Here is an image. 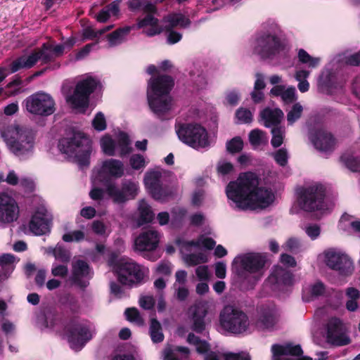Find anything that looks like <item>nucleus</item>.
Here are the masks:
<instances>
[{
	"instance_id": "nucleus-1",
	"label": "nucleus",
	"mask_w": 360,
	"mask_h": 360,
	"mask_svg": "<svg viewBox=\"0 0 360 360\" xmlns=\"http://www.w3.org/2000/svg\"><path fill=\"white\" fill-rule=\"evenodd\" d=\"M230 205L238 210H263L275 200L271 189L259 186V179L253 172H245L231 181L226 188Z\"/></svg>"
},
{
	"instance_id": "nucleus-2",
	"label": "nucleus",
	"mask_w": 360,
	"mask_h": 360,
	"mask_svg": "<svg viewBox=\"0 0 360 360\" xmlns=\"http://www.w3.org/2000/svg\"><path fill=\"white\" fill-rule=\"evenodd\" d=\"M264 29L251 41L252 54L261 60L283 65L285 68L291 67L293 63L281 26L276 20L269 19L264 23Z\"/></svg>"
},
{
	"instance_id": "nucleus-3",
	"label": "nucleus",
	"mask_w": 360,
	"mask_h": 360,
	"mask_svg": "<svg viewBox=\"0 0 360 360\" xmlns=\"http://www.w3.org/2000/svg\"><path fill=\"white\" fill-rule=\"evenodd\" d=\"M75 43V39H69L63 44L44 43L41 48H37L27 55H22L13 60L10 65L11 72H15L21 69H30L38 61L46 64L62 56L65 47L70 48Z\"/></svg>"
},
{
	"instance_id": "nucleus-4",
	"label": "nucleus",
	"mask_w": 360,
	"mask_h": 360,
	"mask_svg": "<svg viewBox=\"0 0 360 360\" xmlns=\"http://www.w3.org/2000/svg\"><path fill=\"white\" fill-rule=\"evenodd\" d=\"M174 86L172 78L168 75L152 77L148 82L147 97L151 110L161 117L171 110L172 101L170 91Z\"/></svg>"
},
{
	"instance_id": "nucleus-5",
	"label": "nucleus",
	"mask_w": 360,
	"mask_h": 360,
	"mask_svg": "<svg viewBox=\"0 0 360 360\" xmlns=\"http://www.w3.org/2000/svg\"><path fill=\"white\" fill-rule=\"evenodd\" d=\"M266 262L264 255L248 252L236 256L232 264L240 281L252 288L263 277Z\"/></svg>"
},
{
	"instance_id": "nucleus-6",
	"label": "nucleus",
	"mask_w": 360,
	"mask_h": 360,
	"mask_svg": "<svg viewBox=\"0 0 360 360\" xmlns=\"http://www.w3.org/2000/svg\"><path fill=\"white\" fill-rule=\"evenodd\" d=\"M297 203L305 212H317L325 214L330 211L333 205L326 200V188L318 182L304 185L296 191Z\"/></svg>"
},
{
	"instance_id": "nucleus-7",
	"label": "nucleus",
	"mask_w": 360,
	"mask_h": 360,
	"mask_svg": "<svg viewBox=\"0 0 360 360\" xmlns=\"http://www.w3.org/2000/svg\"><path fill=\"white\" fill-rule=\"evenodd\" d=\"M60 152L81 166L87 165L91 153L90 139L82 132L70 131L58 142Z\"/></svg>"
},
{
	"instance_id": "nucleus-8",
	"label": "nucleus",
	"mask_w": 360,
	"mask_h": 360,
	"mask_svg": "<svg viewBox=\"0 0 360 360\" xmlns=\"http://www.w3.org/2000/svg\"><path fill=\"white\" fill-rule=\"evenodd\" d=\"M345 65H360V51L348 56L339 54L332 58L319 79V86L323 91L333 94L336 89L342 88V84L338 82L336 72Z\"/></svg>"
},
{
	"instance_id": "nucleus-9",
	"label": "nucleus",
	"mask_w": 360,
	"mask_h": 360,
	"mask_svg": "<svg viewBox=\"0 0 360 360\" xmlns=\"http://www.w3.org/2000/svg\"><path fill=\"white\" fill-rule=\"evenodd\" d=\"M9 150L18 157H23L32 153L34 136L32 133L18 125H11L1 131Z\"/></svg>"
},
{
	"instance_id": "nucleus-10",
	"label": "nucleus",
	"mask_w": 360,
	"mask_h": 360,
	"mask_svg": "<svg viewBox=\"0 0 360 360\" xmlns=\"http://www.w3.org/2000/svg\"><path fill=\"white\" fill-rule=\"evenodd\" d=\"M108 264L115 271L118 280L124 285L140 283L148 276L149 271L132 259L127 257L118 258V255L112 253L108 260Z\"/></svg>"
},
{
	"instance_id": "nucleus-11",
	"label": "nucleus",
	"mask_w": 360,
	"mask_h": 360,
	"mask_svg": "<svg viewBox=\"0 0 360 360\" xmlns=\"http://www.w3.org/2000/svg\"><path fill=\"white\" fill-rule=\"evenodd\" d=\"M176 132L179 139L195 150L207 149L211 142L205 127L194 123H177Z\"/></svg>"
},
{
	"instance_id": "nucleus-12",
	"label": "nucleus",
	"mask_w": 360,
	"mask_h": 360,
	"mask_svg": "<svg viewBox=\"0 0 360 360\" xmlns=\"http://www.w3.org/2000/svg\"><path fill=\"white\" fill-rule=\"evenodd\" d=\"M99 85V81L90 76H83L77 83L72 93L66 94V101L79 112H84L88 107L89 96Z\"/></svg>"
},
{
	"instance_id": "nucleus-13",
	"label": "nucleus",
	"mask_w": 360,
	"mask_h": 360,
	"mask_svg": "<svg viewBox=\"0 0 360 360\" xmlns=\"http://www.w3.org/2000/svg\"><path fill=\"white\" fill-rule=\"evenodd\" d=\"M219 323L226 331L241 334L250 330L251 324L248 315L232 306H226L219 314Z\"/></svg>"
},
{
	"instance_id": "nucleus-14",
	"label": "nucleus",
	"mask_w": 360,
	"mask_h": 360,
	"mask_svg": "<svg viewBox=\"0 0 360 360\" xmlns=\"http://www.w3.org/2000/svg\"><path fill=\"white\" fill-rule=\"evenodd\" d=\"M96 333L94 326L87 321L74 320L65 327V334L71 348L80 350Z\"/></svg>"
},
{
	"instance_id": "nucleus-15",
	"label": "nucleus",
	"mask_w": 360,
	"mask_h": 360,
	"mask_svg": "<svg viewBox=\"0 0 360 360\" xmlns=\"http://www.w3.org/2000/svg\"><path fill=\"white\" fill-rule=\"evenodd\" d=\"M317 259L328 268L342 275L351 274L354 270L352 259L344 251L336 248L326 249L318 255Z\"/></svg>"
},
{
	"instance_id": "nucleus-16",
	"label": "nucleus",
	"mask_w": 360,
	"mask_h": 360,
	"mask_svg": "<svg viewBox=\"0 0 360 360\" xmlns=\"http://www.w3.org/2000/svg\"><path fill=\"white\" fill-rule=\"evenodd\" d=\"M26 110L32 115L47 117L52 115L55 110V101L51 95L43 91H39L28 96L25 100Z\"/></svg>"
},
{
	"instance_id": "nucleus-17",
	"label": "nucleus",
	"mask_w": 360,
	"mask_h": 360,
	"mask_svg": "<svg viewBox=\"0 0 360 360\" xmlns=\"http://www.w3.org/2000/svg\"><path fill=\"white\" fill-rule=\"evenodd\" d=\"M108 196L115 203L122 204L134 199L139 194V183L131 179H123L120 186L115 183H110L105 188Z\"/></svg>"
},
{
	"instance_id": "nucleus-18",
	"label": "nucleus",
	"mask_w": 360,
	"mask_h": 360,
	"mask_svg": "<svg viewBox=\"0 0 360 360\" xmlns=\"http://www.w3.org/2000/svg\"><path fill=\"white\" fill-rule=\"evenodd\" d=\"M160 237V233L152 229L142 231L134 240V249L145 252L148 259L156 261L160 255L153 251L158 247Z\"/></svg>"
},
{
	"instance_id": "nucleus-19",
	"label": "nucleus",
	"mask_w": 360,
	"mask_h": 360,
	"mask_svg": "<svg viewBox=\"0 0 360 360\" xmlns=\"http://www.w3.org/2000/svg\"><path fill=\"white\" fill-rule=\"evenodd\" d=\"M161 178L160 172L149 170L145 174L143 182L146 188L154 199L165 201L172 193L169 188L163 186Z\"/></svg>"
},
{
	"instance_id": "nucleus-20",
	"label": "nucleus",
	"mask_w": 360,
	"mask_h": 360,
	"mask_svg": "<svg viewBox=\"0 0 360 360\" xmlns=\"http://www.w3.org/2000/svg\"><path fill=\"white\" fill-rule=\"evenodd\" d=\"M328 342L335 346H343L350 343L347 329L343 321L336 317L330 318L326 326Z\"/></svg>"
},
{
	"instance_id": "nucleus-21",
	"label": "nucleus",
	"mask_w": 360,
	"mask_h": 360,
	"mask_svg": "<svg viewBox=\"0 0 360 360\" xmlns=\"http://www.w3.org/2000/svg\"><path fill=\"white\" fill-rule=\"evenodd\" d=\"M294 281L293 274L290 270L276 266L272 269L265 285H270L274 291H284L293 285Z\"/></svg>"
},
{
	"instance_id": "nucleus-22",
	"label": "nucleus",
	"mask_w": 360,
	"mask_h": 360,
	"mask_svg": "<svg viewBox=\"0 0 360 360\" xmlns=\"http://www.w3.org/2000/svg\"><path fill=\"white\" fill-rule=\"evenodd\" d=\"M280 321V312L274 304L262 306L255 320V327L259 330H271L278 325Z\"/></svg>"
},
{
	"instance_id": "nucleus-23",
	"label": "nucleus",
	"mask_w": 360,
	"mask_h": 360,
	"mask_svg": "<svg viewBox=\"0 0 360 360\" xmlns=\"http://www.w3.org/2000/svg\"><path fill=\"white\" fill-rule=\"evenodd\" d=\"M19 217V207L16 200L6 193H0V226L16 221Z\"/></svg>"
},
{
	"instance_id": "nucleus-24",
	"label": "nucleus",
	"mask_w": 360,
	"mask_h": 360,
	"mask_svg": "<svg viewBox=\"0 0 360 360\" xmlns=\"http://www.w3.org/2000/svg\"><path fill=\"white\" fill-rule=\"evenodd\" d=\"M271 352L272 360H312L309 357L301 356L302 350L299 345L276 344L272 345Z\"/></svg>"
},
{
	"instance_id": "nucleus-25",
	"label": "nucleus",
	"mask_w": 360,
	"mask_h": 360,
	"mask_svg": "<svg viewBox=\"0 0 360 360\" xmlns=\"http://www.w3.org/2000/svg\"><path fill=\"white\" fill-rule=\"evenodd\" d=\"M176 243L179 248L183 260L188 266H196L208 261L207 255L203 252L191 253L193 248H198V243H194V240L186 241L179 238Z\"/></svg>"
},
{
	"instance_id": "nucleus-26",
	"label": "nucleus",
	"mask_w": 360,
	"mask_h": 360,
	"mask_svg": "<svg viewBox=\"0 0 360 360\" xmlns=\"http://www.w3.org/2000/svg\"><path fill=\"white\" fill-rule=\"evenodd\" d=\"M212 302L202 300L195 303L188 309V316L192 321V329L201 333L205 327V317L208 314Z\"/></svg>"
},
{
	"instance_id": "nucleus-27",
	"label": "nucleus",
	"mask_w": 360,
	"mask_h": 360,
	"mask_svg": "<svg viewBox=\"0 0 360 360\" xmlns=\"http://www.w3.org/2000/svg\"><path fill=\"white\" fill-rule=\"evenodd\" d=\"M309 139L315 148L324 154L333 152L336 145L333 135L325 129H319L311 132Z\"/></svg>"
},
{
	"instance_id": "nucleus-28",
	"label": "nucleus",
	"mask_w": 360,
	"mask_h": 360,
	"mask_svg": "<svg viewBox=\"0 0 360 360\" xmlns=\"http://www.w3.org/2000/svg\"><path fill=\"white\" fill-rule=\"evenodd\" d=\"M124 174V163L120 160L110 158L101 162L98 172V177L101 181H103L110 179L111 178H120Z\"/></svg>"
},
{
	"instance_id": "nucleus-29",
	"label": "nucleus",
	"mask_w": 360,
	"mask_h": 360,
	"mask_svg": "<svg viewBox=\"0 0 360 360\" xmlns=\"http://www.w3.org/2000/svg\"><path fill=\"white\" fill-rule=\"evenodd\" d=\"M156 13H146V15L137 20L136 24L132 25L134 29H141L143 34L153 37L163 31V26L154 15Z\"/></svg>"
},
{
	"instance_id": "nucleus-30",
	"label": "nucleus",
	"mask_w": 360,
	"mask_h": 360,
	"mask_svg": "<svg viewBox=\"0 0 360 360\" xmlns=\"http://www.w3.org/2000/svg\"><path fill=\"white\" fill-rule=\"evenodd\" d=\"M29 228L34 234L38 236L49 232L47 210L44 206H39L36 210L30 221Z\"/></svg>"
},
{
	"instance_id": "nucleus-31",
	"label": "nucleus",
	"mask_w": 360,
	"mask_h": 360,
	"mask_svg": "<svg viewBox=\"0 0 360 360\" xmlns=\"http://www.w3.org/2000/svg\"><path fill=\"white\" fill-rule=\"evenodd\" d=\"M93 271L84 260L78 259L72 263V281L81 288H85L92 278Z\"/></svg>"
},
{
	"instance_id": "nucleus-32",
	"label": "nucleus",
	"mask_w": 360,
	"mask_h": 360,
	"mask_svg": "<svg viewBox=\"0 0 360 360\" xmlns=\"http://www.w3.org/2000/svg\"><path fill=\"white\" fill-rule=\"evenodd\" d=\"M187 341L189 344L193 345L195 347L198 353L205 354L204 360H221L219 354L215 352H209L210 345L206 341L201 340L194 334L190 333Z\"/></svg>"
},
{
	"instance_id": "nucleus-33",
	"label": "nucleus",
	"mask_w": 360,
	"mask_h": 360,
	"mask_svg": "<svg viewBox=\"0 0 360 360\" xmlns=\"http://www.w3.org/2000/svg\"><path fill=\"white\" fill-rule=\"evenodd\" d=\"M163 22L167 30H172L174 27L186 28L191 23L188 17L181 12L169 13L164 17Z\"/></svg>"
},
{
	"instance_id": "nucleus-34",
	"label": "nucleus",
	"mask_w": 360,
	"mask_h": 360,
	"mask_svg": "<svg viewBox=\"0 0 360 360\" xmlns=\"http://www.w3.org/2000/svg\"><path fill=\"white\" fill-rule=\"evenodd\" d=\"M9 72L6 68H0V83L8 75ZM22 81L16 78L8 83L5 89L0 88V96L5 97L17 95L21 92Z\"/></svg>"
},
{
	"instance_id": "nucleus-35",
	"label": "nucleus",
	"mask_w": 360,
	"mask_h": 360,
	"mask_svg": "<svg viewBox=\"0 0 360 360\" xmlns=\"http://www.w3.org/2000/svg\"><path fill=\"white\" fill-rule=\"evenodd\" d=\"M260 117L266 127H277L283 117V112L278 108H266L260 113Z\"/></svg>"
},
{
	"instance_id": "nucleus-36",
	"label": "nucleus",
	"mask_w": 360,
	"mask_h": 360,
	"mask_svg": "<svg viewBox=\"0 0 360 360\" xmlns=\"http://www.w3.org/2000/svg\"><path fill=\"white\" fill-rule=\"evenodd\" d=\"M271 94L280 96L285 104L293 103L297 99L296 89L294 86L286 87L284 85H276L271 89Z\"/></svg>"
},
{
	"instance_id": "nucleus-37",
	"label": "nucleus",
	"mask_w": 360,
	"mask_h": 360,
	"mask_svg": "<svg viewBox=\"0 0 360 360\" xmlns=\"http://www.w3.org/2000/svg\"><path fill=\"white\" fill-rule=\"evenodd\" d=\"M192 86L194 90L199 91L207 89L208 86V80L203 70L197 67H194L189 72Z\"/></svg>"
},
{
	"instance_id": "nucleus-38",
	"label": "nucleus",
	"mask_w": 360,
	"mask_h": 360,
	"mask_svg": "<svg viewBox=\"0 0 360 360\" xmlns=\"http://www.w3.org/2000/svg\"><path fill=\"white\" fill-rule=\"evenodd\" d=\"M345 297L347 310L349 312L356 311L359 308L360 291L354 287H349L345 290Z\"/></svg>"
},
{
	"instance_id": "nucleus-39",
	"label": "nucleus",
	"mask_w": 360,
	"mask_h": 360,
	"mask_svg": "<svg viewBox=\"0 0 360 360\" xmlns=\"http://www.w3.org/2000/svg\"><path fill=\"white\" fill-rule=\"evenodd\" d=\"M6 182L11 186H20L25 190L31 191L34 187L32 179L27 177H20L14 170H9L6 176Z\"/></svg>"
},
{
	"instance_id": "nucleus-40",
	"label": "nucleus",
	"mask_w": 360,
	"mask_h": 360,
	"mask_svg": "<svg viewBox=\"0 0 360 360\" xmlns=\"http://www.w3.org/2000/svg\"><path fill=\"white\" fill-rule=\"evenodd\" d=\"M132 30H134V27L125 26L109 34L107 36L109 46L112 47L121 44L125 41L127 36Z\"/></svg>"
},
{
	"instance_id": "nucleus-41",
	"label": "nucleus",
	"mask_w": 360,
	"mask_h": 360,
	"mask_svg": "<svg viewBox=\"0 0 360 360\" xmlns=\"http://www.w3.org/2000/svg\"><path fill=\"white\" fill-rule=\"evenodd\" d=\"M121 0L112 2L104 7L96 15V18L99 22H106L110 17L117 16L120 13V4Z\"/></svg>"
},
{
	"instance_id": "nucleus-42",
	"label": "nucleus",
	"mask_w": 360,
	"mask_h": 360,
	"mask_svg": "<svg viewBox=\"0 0 360 360\" xmlns=\"http://www.w3.org/2000/svg\"><path fill=\"white\" fill-rule=\"evenodd\" d=\"M117 155L120 157H124L132 152L131 140L129 136L124 132L119 133L117 138Z\"/></svg>"
},
{
	"instance_id": "nucleus-43",
	"label": "nucleus",
	"mask_w": 360,
	"mask_h": 360,
	"mask_svg": "<svg viewBox=\"0 0 360 360\" xmlns=\"http://www.w3.org/2000/svg\"><path fill=\"white\" fill-rule=\"evenodd\" d=\"M127 6L134 12L157 13L156 6L150 0H129Z\"/></svg>"
},
{
	"instance_id": "nucleus-44",
	"label": "nucleus",
	"mask_w": 360,
	"mask_h": 360,
	"mask_svg": "<svg viewBox=\"0 0 360 360\" xmlns=\"http://www.w3.org/2000/svg\"><path fill=\"white\" fill-rule=\"evenodd\" d=\"M139 219L137 220L138 226L150 222L154 218V213L150 206L145 200H141L138 205Z\"/></svg>"
},
{
	"instance_id": "nucleus-45",
	"label": "nucleus",
	"mask_w": 360,
	"mask_h": 360,
	"mask_svg": "<svg viewBox=\"0 0 360 360\" xmlns=\"http://www.w3.org/2000/svg\"><path fill=\"white\" fill-rule=\"evenodd\" d=\"M100 146L103 153L108 156L117 155V140L115 141L111 136L105 134L100 139Z\"/></svg>"
},
{
	"instance_id": "nucleus-46",
	"label": "nucleus",
	"mask_w": 360,
	"mask_h": 360,
	"mask_svg": "<svg viewBox=\"0 0 360 360\" xmlns=\"http://www.w3.org/2000/svg\"><path fill=\"white\" fill-rule=\"evenodd\" d=\"M249 141L252 146L255 149H257L267 144L268 137L264 131L260 129H255L250 132Z\"/></svg>"
},
{
	"instance_id": "nucleus-47",
	"label": "nucleus",
	"mask_w": 360,
	"mask_h": 360,
	"mask_svg": "<svg viewBox=\"0 0 360 360\" xmlns=\"http://www.w3.org/2000/svg\"><path fill=\"white\" fill-rule=\"evenodd\" d=\"M45 252L53 255L56 259L62 262H68L71 257L69 250L60 244H58L54 248L51 247L45 248Z\"/></svg>"
},
{
	"instance_id": "nucleus-48",
	"label": "nucleus",
	"mask_w": 360,
	"mask_h": 360,
	"mask_svg": "<svg viewBox=\"0 0 360 360\" xmlns=\"http://www.w3.org/2000/svg\"><path fill=\"white\" fill-rule=\"evenodd\" d=\"M297 56L299 61L302 64L307 65L309 68H316L321 63L319 57H313L302 49L298 51Z\"/></svg>"
},
{
	"instance_id": "nucleus-49",
	"label": "nucleus",
	"mask_w": 360,
	"mask_h": 360,
	"mask_svg": "<svg viewBox=\"0 0 360 360\" xmlns=\"http://www.w3.org/2000/svg\"><path fill=\"white\" fill-rule=\"evenodd\" d=\"M341 161L349 170L352 172L360 171V159L349 153H344L341 158Z\"/></svg>"
},
{
	"instance_id": "nucleus-50",
	"label": "nucleus",
	"mask_w": 360,
	"mask_h": 360,
	"mask_svg": "<svg viewBox=\"0 0 360 360\" xmlns=\"http://www.w3.org/2000/svg\"><path fill=\"white\" fill-rule=\"evenodd\" d=\"M303 106L300 103H294L289 110H287V122L289 125L293 124L302 116Z\"/></svg>"
},
{
	"instance_id": "nucleus-51",
	"label": "nucleus",
	"mask_w": 360,
	"mask_h": 360,
	"mask_svg": "<svg viewBox=\"0 0 360 360\" xmlns=\"http://www.w3.org/2000/svg\"><path fill=\"white\" fill-rule=\"evenodd\" d=\"M150 335L153 342H160L164 339L160 323L155 319H151L150 325Z\"/></svg>"
},
{
	"instance_id": "nucleus-52",
	"label": "nucleus",
	"mask_w": 360,
	"mask_h": 360,
	"mask_svg": "<svg viewBox=\"0 0 360 360\" xmlns=\"http://www.w3.org/2000/svg\"><path fill=\"white\" fill-rule=\"evenodd\" d=\"M310 72L306 70H300L295 72V79L298 82V89L302 93L308 91L309 84L307 79L309 76Z\"/></svg>"
},
{
	"instance_id": "nucleus-53",
	"label": "nucleus",
	"mask_w": 360,
	"mask_h": 360,
	"mask_svg": "<svg viewBox=\"0 0 360 360\" xmlns=\"http://www.w3.org/2000/svg\"><path fill=\"white\" fill-rule=\"evenodd\" d=\"M272 139L271 141V145L274 148H278L283 142V139L285 135V129L283 127H274L271 129Z\"/></svg>"
},
{
	"instance_id": "nucleus-54",
	"label": "nucleus",
	"mask_w": 360,
	"mask_h": 360,
	"mask_svg": "<svg viewBox=\"0 0 360 360\" xmlns=\"http://www.w3.org/2000/svg\"><path fill=\"white\" fill-rule=\"evenodd\" d=\"M282 248L285 251L292 253H298L302 250V241L300 238L292 237L288 238L282 245Z\"/></svg>"
},
{
	"instance_id": "nucleus-55",
	"label": "nucleus",
	"mask_w": 360,
	"mask_h": 360,
	"mask_svg": "<svg viewBox=\"0 0 360 360\" xmlns=\"http://www.w3.org/2000/svg\"><path fill=\"white\" fill-rule=\"evenodd\" d=\"M304 292H307V293H309L312 298L317 297L319 296L323 295L325 293L326 288L323 283L316 281L309 285L308 288H306Z\"/></svg>"
},
{
	"instance_id": "nucleus-56",
	"label": "nucleus",
	"mask_w": 360,
	"mask_h": 360,
	"mask_svg": "<svg viewBox=\"0 0 360 360\" xmlns=\"http://www.w3.org/2000/svg\"><path fill=\"white\" fill-rule=\"evenodd\" d=\"M124 314L129 321L134 323L138 326L143 325V319L136 308H128L125 310Z\"/></svg>"
},
{
	"instance_id": "nucleus-57",
	"label": "nucleus",
	"mask_w": 360,
	"mask_h": 360,
	"mask_svg": "<svg viewBox=\"0 0 360 360\" xmlns=\"http://www.w3.org/2000/svg\"><path fill=\"white\" fill-rule=\"evenodd\" d=\"M302 229L311 240H316L321 235V227L316 224H309L304 225L302 227Z\"/></svg>"
},
{
	"instance_id": "nucleus-58",
	"label": "nucleus",
	"mask_w": 360,
	"mask_h": 360,
	"mask_svg": "<svg viewBox=\"0 0 360 360\" xmlns=\"http://www.w3.org/2000/svg\"><path fill=\"white\" fill-rule=\"evenodd\" d=\"M92 127L98 131H104L107 127L106 119L104 114L101 112H98L92 122Z\"/></svg>"
},
{
	"instance_id": "nucleus-59",
	"label": "nucleus",
	"mask_w": 360,
	"mask_h": 360,
	"mask_svg": "<svg viewBox=\"0 0 360 360\" xmlns=\"http://www.w3.org/2000/svg\"><path fill=\"white\" fill-rule=\"evenodd\" d=\"M129 165L135 170L143 169L147 162L145 158L140 154H134L129 158Z\"/></svg>"
},
{
	"instance_id": "nucleus-60",
	"label": "nucleus",
	"mask_w": 360,
	"mask_h": 360,
	"mask_svg": "<svg viewBox=\"0 0 360 360\" xmlns=\"http://www.w3.org/2000/svg\"><path fill=\"white\" fill-rule=\"evenodd\" d=\"M243 148V142L240 137L236 136L226 143V149L229 153L240 152Z\"/></svg>"
},
{
	"instance_id": "nucleus-61",
	"label": "nucleus",
	"mask_w": 360,
	"mask_h": 360,
	"mask_svg": "<svg viewBox=\"0 0 360 360\" xmlns=\"http://www.w3.org/2000/svg\"><path fill=\"white\" fill-rule=\"evenodd\" d=\"M236 117L240 123H249L252 120V113L248 109L240 108L237 110Z\"/></svg>"
},
{
	"instance_id": "nucleus-62",
	"label": "nucleus",
	"mask_w": 360,
	"mask_h": 360,
	"mask_svg": "<svg viewBox=\"0 0 360 360\" xmlns=\"http://www.w3.org/2000/svg\"><path fill=\"white\" fill-rule=\"evenodd\" d=\"M84 238V233L82 231H73L65 233L63 236V240L65 242H79Z\"/></svg>"
},
{
	"instance_id": "nucleus-63",
	"label": "nucleus",
	"mask_w": 360,
	"mask_h": 360,
	"mask_svg": "<svg viewBox=\"0 0 360 360\" xmlns=\"http://www.w3.org/2000/svg\"><path fill=\"white\" fill-rule=\"evenodd\" d=\"M139 305L146 310L152 309L155 305V299L153 295H142L139 300Z\"/></svg>"
},
{
	"instance_id": "nucleus-64",
	"label": "nucleus",
	"mask_w": 360,
	"mask_h": 360,
	"mask_svg": "<svg viewBox=\"0 0 360 360\" xmlns=\"http://www.w3.org/2000/svg\"><path fill=\"white\" fill-rule=\"evenodd\" d=\"M195 274L198 279L200 281H209L211 277V273L207 266H199L195 269Z\"/></svg>"
}]
</instances>
